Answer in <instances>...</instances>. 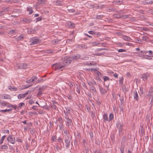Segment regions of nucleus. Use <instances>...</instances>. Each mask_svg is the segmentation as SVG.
Masks as SVG:
<instances>
[{"label":"nucleus","instance_id":"1","mask_svg":"<svg viewBox=\"0 0 153 153\" xmlns=\"http://www.w3.org/2000/svg\"><path fill=\"white\" fill-rule=\"evenodd\" d=\"M52 67L53 70H56L64 67L65 66L62 65L61 62H59L53 65Z\"/></svg>","mask_w":153,"mask_h":153},{"label":"nucleus","instance_id":"2","mask_svg":"<svg viewBox=\"0 0 153 153\" xmlns=\"http://www.w3.org/2000/svg\"><path fill=\"white\" fill-rule=\"evenodd\" d=\"M71 59L70 57L66 56L65 57L63 61V65L65 66V67L67 65L71 63Z\"/></svg>","mask_w":153,"mask_h":153},{"label":"nucleus","instance_id":"3","mask_svg":"<svg viewBox=\"0 0 153 153\" xmlns=\"http://www.w3.org/2000/svg\"><path fill=\"white\" fill-rule=\"evenodd\" d=\"M17 65L19 69H26L27 66V64L24 63H19Z\"/></svg>","mask_w":153,"mask_h":153},{"label":"nucleus","instance_id":"4","mask_svg":"<svg viewBox=\"0 0 153 153\" xmlns=\"http://www.w3.org/2000/svg\"><path fill=\"white\" fill-rule=\"evenodd\" d=\"M31 43L30 44V45L36 44L39 43L40 42V41L39 39L33 38L31 39Z\"/></svg>","mask_w":153,"mask_h":153},{"label":"nucleus","instance_id":"5","mask_svg":"<svg viewBox=\"0 0 153 153\" xmlns=\"http://www.w3.org/2000/svg\"><path fill=\"white\" fill-rule=\"evenodd\" d=\"M7 140L10 143L13 144L15 142V139L14 137H13L12 135H10L7 137Z\"/></svg>","mask_w":153,"mask_h":153},{"label":"nucleus","instance_id":"6","mask_svg":"<svg viewBox=\"0 0 153 153\" xmlns=\"http://www.w3.org/2000/svg\"><path fill=\"white\" fill-rule=\"evenodd\" d=\"M65 147L68 148L70 146V139L69 135H68L65 138Z\"/></svg>","mask_w":153,"mask_h":153},{"label":"nucleus","instance_id":"7","mask_svg":"<svg viewBox=\"0 0 153 153\" xmlns=\"http://www.w3.org/2000/svg\"><path fill=\"white\" fill-rule=\"evenodd\" d=\"M116 125L117 127L119 129V132H121L123 130V123L120 122L119 121L117 123Z\"/></svg>","mask_w":153,"mask_h":153},{"label":"nucleus","instance_id":"8","mask_svg":"<svg viewBox=\"0 0 153 153\" xmlns=\"http://www.w3.org/2000/svg\"><path fill=\"white\" fill-rule=\"evenodd\" d=\"M81 55L80 54H76L73 55L72 56H70L71 59L72 60H77L80 58Z\"/></svg>","mask_w":153,"mask_h":153},{"label":"nucleus","instance_id":"9","mask_svg":"<svg viewBox=\"0 0 153 153\" xmlns=\"http://www.w3.org/2000/svg\"><path fill=\"white\" fill-rule=\"evenodd\" d=\"M31 19L27 18H24L21 21V22L23 23V24L25 23H29L31 21Z\"/></svg>","mask_w":153,"mask_h":153},{"label":"nucleus","instance_id":"10","mask_svg":"<svg viewBox=\"0 0 153 153\" xmlns=\"http://www.w3.org/2000/svg\"><path fill=\"white\" fill-rule=\"evenodd\" d=\"M65 110L64 111V113L65 115L67 116L68 115V114H70V112L72 111V110L69 107L65 108Z\"/></svg>","mask_w":153,"mask_h":153},{"label":"nucleus","instance_id":"11","mask_svg":"<svg viewBox=\"0 0 153 153\" xmlns=\"http://www.w3.org/2000/svg\"><path fill=\"white\" fill-rule=\"evenodd\" d=\"M122 38L127 41H131L132 39L129 37L125 35H123L122 36Z\"/></svg>","mask_w":153,"mask_h":153},{"label":"nucleus","instance_id":"12","mask_svg":"<svg viewBox=\"0 0 153 153\" xmlns=\"http://www.w3.org/2000/svg\"><path fill=\"white\" fill-rule=\"evenodd\" d=\"M23 36L22 35H21L20 36L16 37V40L17 41H19L23 40Z\"/></svg>","mask_w":153,"mask_h":153},{"label":"nucleus","instance_id":"13","mask_svg":"<svg viewBox=\"0 0 153 153\" xmlns=\"http://www.w3.org/2000/svg\"><path fill=\"white\" fill-rule=\"evenodd\" d=\"M8 88L11 91H16L17 90V88H16L14 86L12 87L10 85L8 86Z\"/></svg>","mask_w":153,"mask_h":153},{"label":"nucleus","instance_id":"14","mask_svg":"<svg viewBox=\"0 0 153 153\" xmlns=\"http://www.w3.org/2000/svg\"><path fill=\"white\" fill-rule=\"evenodd\" d=\"M78 46L79 48L81 49H86L88 48V46L85 45H79Z\"/></svg>","mask_w":153,"mask_h":153},{"label":"nucleus","instance_id":"15","mask_svg":"<svg viewBox=\"0 0 153 153\" xmlns=\"http://www.w3.org/2000/svg\"><path fill=\"white\" fill-rule=\"evenodd\" d=\"M149 96H153V88H150L149 91Z\"/></svg>","mask_w":153,"mask_h":153},{"label":"nucleus","instance_id":"16","mask_svg":"<svg viewBox=\"0 0 153 153\" xmlns=\"http://www.w3.org/2000/svg\"><path fill=\"white\" fill-rule=\"evenodd\" d=\"M103 119L105 121H108V116L107 114H104L103 115Z\"/></svg>","mask_w":153,"mask_h":153},{"label":"nucleus","instance_id":"17","mask_svg":"<svg viewBox=\"0 0 153 153\" xmlns=\"http://www.w3.org/2000/svg\"><path fill=\"white\" fill-rule=\"evenodd\" d=\"M12 108H11L9 109H6L5 110H0V112H1L3 113H4L6 111L9 112V111H11L12 110Z\"/></svg>","mask_w":153,"mask_h":153},{"label":"nucleus","instance_id":"18","mask_svg":"<svg viewBox=\"0 0 153 153\" xmlns=\"http://www.w3.org/2000/svg\"><path fill=\"white\" fill-rule=\"evenodd\" d=\"M149 75L148 73L145 74H143L142 75L143 78L147 79L149 77Z\"/></svg>","mask_w":153,"mask_h":153},{"label":"nucleus","instance_id":"19","mask_svg":"<svg viewBox=\"0 0 153 153\" xmlns=\"http://www.w3.org/2000/svg\"><path fill=\"white\" fill-rule=\"evenodd\" d=\"M27 10L29 11V14H31L33 13V10L32 7H28L27 8Z\"/></svg>","mask_w":153,"mask_h":153},{"label":"nucleus","instance_id":"20","mask_svg":"<svg viewBox=\"0 0 153 153\" xmlns=\"http://www.w3.org/2000/svg\"><path fill=\"white\" fill-rule=\"evenodd\" d=\"M105 53V52H102L101 53H96L93 54V55L95 56H101L104 54Z\"/></svg>","mask_w":153,"mask_h":153},{"label":"nucleus","instance_id":"21","mask_svg":"<svg viewBox=\"0 0 153 153\" xmlns=\"http://www.w3.org/2000/svg\"><path fill=\"white\" fill-rule=\"evenodd\" d=\"M67 8H68V10L70 12L74 13L75 11V10L74 9H71L70 7L69 6L67 7Z\"/></svg>","mask_w":153,"mask_h":153},{"label":"nucleus","instance_id":"22","mask_svg":"<svg viewBox=\"0 0 153 153\" xmlns=\"http://www.w3.org/2000/svg\"><path fill=\"white\" fill-rule=\"evenodd\" d=\"M129 16V15H122V16H120L119 18H120L127 19L128 18Z\"/></svg>","mask_w":153,"mask_h":153},{"label":"nucleus","instance_id":"23","mask_svg":"<svg viewBox=\"0 0 153 153\" xmlns=\"http://www.w3.org/2000/svg\"><path fill=\"white\" fill-rule=\"evenodd\" d=\"M100 92L101 93H102L103 94L105 93L106 92V90L102 88V87H100Z\"/></svg>","mask_w":153,"mask_h":153},{"label":"nucleus","instance_id":"24","mask_svg":"<svg viewBox=\"0 0 153 153\" xmlns=\"http://www.w3.org/2000/svg\"><path fill=\"white\" fill-rule=\"evenodd\" d=\"M114 117V115L113 114H111L109 116V119H108V121H110Z\"/></svg>","mask_w":153,"mask_h":153},{"label":"nucleus","instance_id":"25","mask_svg":"<svg viewBox=\"0 0 153 153\" xmlns=\"http://www.w3.org/2000/svg\"><path fill=\"white\" fill-rule=\"evenodd\" d=\"M6 136L5 135H4L1 137V139H0V144H1L3 143V140H4L5 137Z\"/></svg>","mask_w":153,"mask_h":153},{"label":"nucleus","instance_id":"26","mask_svg":"<svg viewBox=\"0 0 153 153\" xmlns=\"http://www.w3.org/2000/svg\"><path fill=\"white\" fill-rule=\"evenodd\" d=\"M104 17L103 15H97L96 17V19H101Z\"/></svg>","mask_w":153,"mask_h":153},{"label":"nucleus","instance_id":"27","mask_svg":"<svg viewBox=\"0 0 153 153\" xmlns=\"http://www.w3.org/2000/svg\"><path fill=\"white\" fill-rule=\"evenodd\" d=\"M144 58L146 59L149 60H150L152 59V58L151 56L148 55H144Z\"/></svg>","mask_w":153,"mask_h":153},{"label":"nucleus","instance_id":"28","mask_svg":"<svg viewBox=\"0 0 153 153\" xmlns=\"http://www.w3.org/2000/svg\"><path fill=\"white\" fill-rule=\"evenodd\" d=\"M8 147L6 145H3L1 146V148L2 149H7Z\"/></svg>","mask_w":153,"mask_h":153},{"label":"nucleus","instance_id":"29","mask_svg":"<svg viewBox=\"0 0 153 153\" xmlns=\"http://www.w3.org/2000/svg\"><path fill=\"white\" fill-rule=\"evenodd\" d=\"M103 78L104 81H106L107 80H110L109 78L108 77L106 76H103Z\"/></svg>","mask_w":153,"mask_h":153},{"label":"nucleus","instance_id":"30","mask_svg":"<svg viewBox=\"0 0 153 153\" xmlns=\"http://www.w3.org/2000/svg\"><path fill=\"white\" fill-rule=\"evenodd\" d=\"M99 70V68L97 67L95 68H91V72H94V73L95 72V71H97Z\"/></svg>","mask_w":153,"mask_h":153},{"label":"nucleus","instance_id":"31","mask_svg":"<svg viewBox=\"0 0 153 153\" xmlns=\"http://www.w3.org/2000/svg\"><path fill=\"white\" fill-rule=\"evenodd\" d=\"M16 30L15 29L9 31V33L13 34L16 32Z\"/></svg>","mask_w":153,"mask_h":153},{"label":"nucleus","instance_id":"32","mask_svg":"<svg viewBox=\"0 0 153 153\" xmlns=\"http://www.w3.org/2000/svg\"><path fill=\"white\" fill-rule=\"evenodd\" d=\"M69 26L71 27H74L75 26V24L70 22L69 24Z\"/></svg>","mask_w":153,"mask_h":153},{"label":"nucleus","instance_id":"33","mask_svg":"<svg viewBox=\"0 0 153 153\" xmlns=\"http://www.w3.org/2000/svg\"><path fill=\"white\" fill-rule=\"evenodd\" d=\"M145 3L146 4H153V1L151 0V1H146L145 2Z\"/></svg>","mask_w":153,"mask_h":153},{"label":"nucleus","instance_id":"34","mask_svg":"<svg viewBox=\"0 0 153 153\" xmlns=\"http://www.w3.org/2000/svg\"><path fill=\"white\" fill-rule=\"evenodd\" d=\"M7 102L4 101H2L1 102V105L2 106H6Z\"/></svg>","mask_w":153,"mask_h":153},{"label":"nucleus","instance_id":"35","mask_svg":"<svg viewBox=\"0 0 153 153\" xmlns=\"http://www.w3.org/2000/svg\"><path fill=\"white\" fill-rule=\"evenodd\" d=\"M33 81H34V79H32L31 78V79H29L27 80L26 81V82L27 83H31V82H33Z\"/></svg>","mask_w":153,"mask_h":153},{"label":"nucleus","instance_id":"36","mask_svg":"<svg viewBox=\"0 0 153 153\" xmlns=\"http://www.w3.org/2000/svg\"><path fill=\"white\" fill-rule=\"evenodd\" d=\"M31 143L32 144H33L34 146H36V143L35 140H32L31 142Z\"/></svg>","mask_w":153,"mask_h":153},{"label":"nucleus","instance_id":"37","mask_svg":"<svg viewBox=\"0 0 153 153\" xmlns=\"http://www.w3.org/2000/svg\"><path fill=\"white\" fill-rule=\"evenodd\" d=\"M12 105V104H10L8 102H7L6 105V106L7 108H11Z\"/></svg>","mask_w":153,"mask_h":153},{"label":"nucleus","instance_id":"38","mask_svg":"<svg viewBox=\"0 0 153 153\" xmlns=\"http://www.w3.org/2000/svg\"><path fill=\"white\" fill-rule=\"evenodd\" d=\"M88 33L89 34L92 35H95L96 33L95 32L92 31H88Z\"/></svg>","mask_w":153,"mask_h":153},{"label":"nucleus","instance_id":"39","mask_svg":"<svg viewBox=\"0 0 153 153\" xmlns=\"http://www.w3.org/2000/svg\"><path fill=\"white\" fill-rule=\"evenodd\" d=\"M57 141L59 143H61L63 142V140L60 137H59L57 139Z\"/></svg>","mask_w":153,"mask_h":153},{"label":"nucleus","instance_id":"40","mask_svg":"<svg viewBox=\"0 0 153 153\" xmlns=\"http://www.w3.org/2000/svg\"><path fill=\"white\" fill-rule=\"evenodd\" d=\"M107 50L106 49L104 48H98V49H97L96 50V51L98 52V51H100L102 50Z\"/></svg>","mask_w":153,"mask_h":153},{"label":"nucleus","instance_id":"41","mask_svg":"<svg viewBox=\"0 0 153 153\" xmlns=\"http://www.w3.org/2000/svg\"><path fill=\"white\" fill-rule=\"evenodd\" d=\"M126 49H119L118 50V51L119 52H126Z\"/></svg>","mask_w":153,"mask_h":153},{"label":"nucleus","instance_id":"42","mask_svg":"<svg viewBox=\"0 0 153 153\" xmlns=\"http://www.w3.org/2000/svg\"><path fill=\"white\" fill-rule=\"evenodd\" d=\"M56 137L55 136H53L52 137V140L53 141H56Z\"/></svg>","mask_w":153,"mask_h":153},{"label":"nucleus","instance_id":"43","mask_svg":"<svg viewBox=\"0 0 153 153\" xmlns=\"http://www.w3.org/2000/svg\"><path fill=\"white\" fill-rule=\"evenodd\" d=\"M95 73L98 76H100L101 75V73L100 71H98V70L97 71H95Z\"/></svg>","mask_w":153,"mask_h":153},{"label":"nucleus","instance_id":"44","mask_svg":"<svg viewBox=\"0 0 153 153\" xmlns=\"http://www.w3.org/2000/svg\"><path fill=\"white\" fill-rule=\"evenodd\" d=\"M91 85L94 86V85H96V82L94 80H92L91 81Z\"/></svg>","mask_w":153,"mask_h":153},{"label":"nucleus","instance_id":"45","mask_svg":"<svg viewBox=\"0 0 153 153\" xmlns=\"http://www.w3.org/2000/svg\"><path fill=\"white\" fill-rule=\"evenodd\" d=\"M3 133H9V131L8 129H5L3 131Z\"/></svg>","mask_w":153,"mask_h":153},{"label":"nucleus","instance_id":"46","mask_svg":"<svg viewBox=\"0 0 153 153\" xmlns=\"http://www.w3.org/2000/svg\"><path fill=\"white\" fill-rule=\"evenodd\" d=\"M11 108H13L14 110H16V109L17 106L15 105H12Z\"/></svg>","mask_w":153,"mask_h":153},{"label":"nucleus","instance_id":"47","mask_svg":"<svg viewBox=\"0 0 153 153\" xmlns=\"http://www.w3.org/2000/svg\"><path fill=\"white\" fill-rule=\"evenodd\" d=\"M45 87H42L40 88H39V90L42 91L44 90V89H45Z\"/></svg>","mask_w":153,"mask_h":153},{"label":"nucleus","instance_id":"48","mask_svg":"<svg viewBox=\"0 0 153 153\" xmlns=\"http://www.w3.org/2000/svg\"><path fill=\"white\" fill-rule=\"evenodd\" d=\"M36 19L37 20L36 22H37L38 21H40L42 19V17L41 16V17H38V18H36Z\"/></svg>","mask_w":153,"mask_h":153},{"label":"nucleus","instance_id":"49","mask_svg":"<svg viewBox=\"0 0 153 153\" xmlns=\"http://www.w3.org/2000/svg\"><path fill=\"white\" fill-rule=\"evenodd\" d=\"M25 105V103H21L19 104V107L21 108V107L23 106V105Z\"/></svg>","mask_w":153,"mask_h":153},{"label":"nucleus","instance_id":"50","mask_svg":"<svg viewBox=\"0 0 153 153\" xmlns=\"http://www.w3.org/2000/svg\"><path fill=\"white\" fill-rule=\"evenodd\" d=\"M59 127L60 129H62L63 128V125L62 123H61L59 125Z\"/></svg>","mask_w":153,"mask_h":153},{"label":"nucleus","instance_id":"51","mask_svg":"<svg viewBox=\"0 0 153 153\" xmlns=\"http://www.w3.org/2000/svg\"><path fill=\"white\" fill-rule=\"evenodd\" d=\"M58 121H59L60 123H62L63 120L62 119L61 117H59L58 118Z\"/></svg>","mask_w":153,"mask_h":153},{"label":"nucleus","instance_id":"52","mask_svg":"<svg viewBox=\"0 0 153 153\" xmlns=\"http://www.w3.org/2000/svg\"><path fill=\"white\" fill-rule=\"evenodd\" d=\"M4 1L7 2H12V0H4Z\"/></svg>","mask_w":153,"mask_h":153},{"label":"nucleus","instance_id":"53","mask_svg":"<svg viewBox=\"0 0 153 153\" xmlns=\"http://www.w3.org/2000/svg\"><path fill=\"white\" fill-rule=\"evenodd\" d=\"M30 91H27L26 92L25 94H22V96L26 95H27L29 93H30Z\"/></svg>","mask_w":153,"mask_h":153},{"label":"nucleus","instance_id":"54","mask_svg":"<svg viewBox=\"0 0 153 153\" xmlns=\"http://www.w3.org/2000/svg\"><path fill=\"white\" fill-rule=\"evenodd\" d=\"M139 93H140V95L141 94H143V89H142L141 88H140V92H139Z\"/></svg>","mask_w":153,"mask_h":153},{"label":"nucleus","instance_id":"55","mask_svg":"<svg viewBox=\"0 0 153 153\" xmlns=\"http://www.w3.org/2000/svg\"><path fill=\"white\" fill-rule=\"evenodd\" d=\"M65 118L66 119V121H67V122L68 123H69L70 122V119H69L68 117H65Z\"/></svg>","mask_w":153,"mask_h":153},{"label":"nucleus","instance_id":"56","mask_svg":"<svg viewBox=\"0 0 153 153\" xmlns=\"http://www.w3.org/2000/svg\"><path fill=\"white\" fill-rule=\"evenodd\" d=\"M52 52V51L51 50H46V53H50Z\"/></svg>","mask_w":153,"mask_h":153},{"label":"nucleus","instance_id":"57","mask_svg":"<svg viewBox=\"0 0 153 153\" xmlns=\"http://www.w3.org/2000/svg\"><path fill=\"white\" fill-rule=\"evenodd\" d=\"M122 89L123 91H126L127 90L126 89V87L125 86H123L122 87Z\"/></svg>","mask_w":153,"mask_h":153},{"label":"nucleus","instance_id":"58","mask_svg":"<svg viewBox=\"0 0 153 153\" xmlns=\"http://www.w3.org/2000/svg\"><path fill=\"white\" fill-rule=\"evenodd\" d=\"M16 141L18 142H22V140L19 138H16Z\"/></svg>","mask_w":153,"mask_h":153},{"label":"nucleus","instance_id":"59","mask_svg":"<svg viewBox=\"0 0 153 153\" xmlns=\"http://www.w3.org/2000/svg\"><path fill=\"white\" fill-rule=\"evenodd\" d=\"M34 102V101L32 100H29V103L30 104H32Z\"/></svg>","mask_w":153,"mask_h":153},{"label":"nucleus","instance_id":"60","mask_svg":"<svg viewBox=\"0 0 153 153\" xmlns=\"http://www.w3.org/2000/svg\"><path fill=\"white\" fill-rule=\"evenodd\" d=\"M142 53H148V51H141Z\"/></svg>","mask_w":153,"mask_h":153},{"label":"nucleus","instance_id":"61","mask_svg":"<svg viewBox=\"0 0 153 153\" xmlns=\"http://www.w3.org/2000/svg\"><path fill=\"white\" fill-rule=\"evenodd\" d=\"M114 16L116 17V18H119L120 16L119 15H118V14H115L114 15Z\"/></svg>","mask_w":153,"mask_h":153},{"label":"nucleus","instance_id":"62","mask_svg":"<svg viewBox=\"0 0 153 153\" xmlns=\"http://www.w3.org/2000/svg\"><path fill=\"white\" fill-rule=\"evenodd\" d=\"M118 74L116 73H115L113 74V76L115 78H117L118 77Z\"/></svg>","mask_w":153,"mask_h":153},{"label":"nucleus","instance_id":"63","mask_svg":"<svg viewBox=\"0 0 153 153\" xmlns=\"http://www.w3.org/2000/svg\"><path fill=\"white\" fill-rule=\"evenodd\" d=\"M138 56L140 57H144V55H143L142 53H139L138 54Z\"/></svg>","mask_w":153,"mask_h":153},{"label":"nucleus","instance_id":"64","mask_svg":"<svg viewBox=\"0 0 153 153\" xmlns=\"http://www.w3.org/2000/svg\"><path fill=\"white\" fill-rule=\"evenodd\" d=\"M42 91H39V92L38 93L37 95H42Z\"/></svg>","mask_w":153,"mask_h":153}]
</instances>
